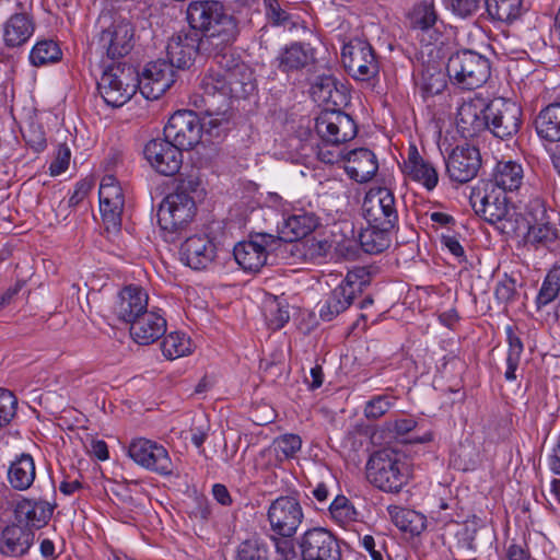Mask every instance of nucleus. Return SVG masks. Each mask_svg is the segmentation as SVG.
<instances>
[{
    "label": "nucleus",
    "mask_w": 560,
    "mask_h": 560,
    "mask_svg": "<svg viewBox=\"0 0 560 560\" xmlns=\"http://www.w3.org/2000/svg\"><path fill=\"white\" fill-rule=\"evenodd\" d=\"M537 135L547 141H560V102L546 106L535 119Z\"/></svg>",
    "instance_id": "obj_37"
},
{
    "label": "nucleus",
    "mask_w": 560,
    "mask_h": 560,
    "mask_svg": "<svg viewBox=\"0 0 560 560\" xmlns=\"http://www.w3.org/2000/svg\"><path fill=\"white\" fill-rule=\"evenodd\" d=\"M446 71L452 83L464 90H474L488 81L491 65L483 55L471 49H460L450 56Z\"/></svg>",
    "instance_id": "obj_5"
},
{
    "label": "nucleus",
    "mask_w": 560,
    "mask_h": 560,
    "mask_svg": "<svg viewBox=\"0 0 560 560\" xmlns=\"http://www.w3.org/2000/svg\"><path fill=\"white\" fill-rule=\"evenodd\" d=\"M16 404L12 392L0 388V425L8 424L15 416Z\"/></svg>",
    "instance_id": "obj_55"
},
{
    "label": "nucleus",
    "mask_w": 560,
    "mask_h": 560,
    "mask_svg": "<svg viewBox=\"0 0 560 560\" xmlns=\"http://www.w3.org/2000/svg\"><path fill=\"white\" fill-rule=\"evenodd\" d=\"M100 211L106 229H119L125 206V196L121 186L113 175L102 178L100 189Z\"/></svg>",
    "instance_id": "obj_21"
},
{
    "label": "nucleus",
    "mask_w": 560,
    "mask_h": 560,
    "mask_svg": "<svg viewBox=\"0 0 560 560\" xmlns=\"http://www.w3.org/2000/svg\"><path fill=\"white\" fill-rule=\"evenodd\" d=\"M345 170L355 182L366 183L376 174L378 163L371 150L360 148L347 152Z\"/></svg>",
    "instance_id": "obj_31"
},
{
    "label": "nucleus",
    "mask_w": 560,
    "mask_h": 560,
    "mask_svg": "<svg viewBox=\"0 0 560 560\" xmlns=\"http://www.w3.org/2000/svg\"><path fill=\"white\" fill-rule=\"evenodd\" d=\"M423 90L431 95L439 94L445 86L444 74L441 71L430 73V70L425 71L422 75Z\"/></svg>",
    "instance_id": "obj_59"
},
{
    "label": "nucleus",
    "mask_w": 560,
    "mask_h": 560,
    "mask_svg": "<svg viewBox=\"0 0 560 560\" xmlns=\"http://www.w3.org/2000/svg\"><path fill=\"white\" fill-rule=\"evenodd\" d=\"M362 547L370 553L372 560H384V541H376L371 535H365L361 539Z\"/></svg>",
    "instance_id": "obj_61"
},
{
    "label": "nucleus",
    "mask_w": 560,
    "mask_h": 560,
    "mask_svg": "<svg viewBox=\"0 0 560 560\" xmlns=\"http://www.w3.org/2000/svg\"><path fill=\"white\" fill-rule=\"evenodd\" d=\"M445 163L450 179L465 184L476 177L481 166V156L476 147L457 145L448 154Z\"/></svg>",
    "instance_id": "obj_22"
},
{
    "label": "nucleus",
    "mask_w": 560,
    "mask_h": 560,
    "mask_svg": "<svg viewBox=\"0 0 560 560\" xmlns=\"http://www.w3.org/2000/svg\"><path fill=\"white\" fill-rule=\"evenodd\" d=\"M163 354L173 360L191 352V341L183 332H171L162 341Z\"/></svg>",
    "instance_id": "obj_45"
},
{
    "label": "nucleus",
    "mask_w": 560,
    "mask_h": 560,
    "mask_svg": "<svg viewBox=\"0 0 560 560\" xmlns=\"http://www.w3.org/2000/svg\"><path fill=\"white\" fill-rule=\"evenodd\" d=\"M303 517L300 502L289 495H282L273 500L267 511V520L271 532L281 537H293Z\"/></svg>",
    "instance_id": "obj_12"
},
{
    "label": "nucleus",
    "mask_w": 560,
    "mask_h": 560,
    "mask_svg": "<svg viewBox=\"0 0 560 560\" xmlns=\"http://www.w3.org/2000/svg\"><path fill=\"white\" fill-rule=\"evenodd\" d=\"M479 460V451L477 446L466 440L457 445L452 453L450 463L451 465L462 471L475 469Z\"/></svg>",
    "instance_id": "obj_42"
},
{
    "label": "nucleus",
    "mask_w": 560,
    "mask_h": 560,
    "mask_svg": "<svg viewBox=\"0 0 560 560\" xmlns=\"http://www.w3.org/2000/svg\"><path fill=\"white\" fill-rule=\"evenodd\" d=\"M150 165L164 176L177 174L183 164V153L166 137L150 140L143 150Z\"/></svg>",
    "instance_id": "obj_19"
},
{
    "label": "nucleus",
    "mask_w": 560,
    "mask_h": 560,
    "mask_svg": "<svg viewBox=\"0 0 560 560\" xmlns=\"http://www.w3.org/2000/svg\"><path fill=\"white\" fill-rule=\"evenodd\" d=\"M166 332V319L154 311H145L130 324V335L139 345H151Z\"/></svg>",
    "instance_id": "obj_29"
},
{
    "label": "nucleus",
    "mask_w": 560,
    "mask_h": 560,
    "mask_svg": "<svg viewBox=\"0 0 560 560\" xmlns=\"http://www.w3.org/2000/svg\"><path fill=\"white\" fill-rule=\"evenodd\" d=\"M188 32L174 34L167 42V62L175 69L192 66L198 54L213 57L218 65L240 35V22L219 0H194L186 10Z\"/></svg>",
    "instance_id": "obj_1"
},
{
    "label": "nucleus",
    "mask_w": 560,
    "mask_h": 560,
    "mask_svg": "<svg viewBox=\"0 0 560 560\" xmlns=\"http://www.w3.org/2000/svg\"><path fill=\"white\" fill-rule=\"evenodd\" d=\"M508 560H530L529 553L522 546L512 544L506 550Z\"/></svg>",
    "instance_id": "obj_64"
},
{
    "label": "nucleus",
    "mask_w": 560,
    "mask_h": 560,
    "mask_svg": "<svg viewBox=\"0 0 560 560\" xmlns=\"http://www.w3.org/2000/svg\"><path fill=\"white\" fill-rule=\"evenodd\" d=\"M55 504L44 500L23 499L19 501L14 509L15 518L20 524H24L33 530L47 525L52 516Z\"/></svg>",
    "instance_id": "obj_28"
},
{
    "label": "nucleus",
    "mask_w": 560,
    "mask_h": 560,
    "mask_svg": "<svg viewBox=\"0 0 560 560\" xmlns=\"http://www.w3.org/2000/svg\"><path fill=\"white\" fill-rule=\"evenodd\" d=\"M362 211L371 226L395 229L398 223L396 199L386 187L371 188L364 197Z\"/></svg>",
    "instance_id": "obj_10"
},
{
    "label": "nucleus",
    "mask_w": 560,
    "mask_h": 560,
    "mask_svg": "<svg viewBox=\"0 0 560 560\" xmlns=\"http://www.w3.org/2000/svg\"><path fill=\"white\" fill-rule=\"evenodd\" d=\"M522 107L512 100L497 97L488 103V130L497 138L509 139L522 125Z\"/></svg>",
    "instance_id": "obj_11"
},
{
    "label": "nucleus",
    "mask_w": 560,
    "mask_h": 560,
    "mask_svg": "<svg viewBox=\"0 0 560 560\" xmlns=\"http://www.w3.org/2000/svg\"><path fill=\"white\" fill-rule=\"evenodd\" d=\"M370 283L369 272L364 268H357L347 273L346 278L332 289L319 306V317L330 322L347 311L361 296L364 288Z\"/></svg>",
    "instance_id": "obj_7"
},
{
    "label": "nucleus",
    "mask_w": 560,
    "mask_h": 560,
    "mask_svg": "<svg viewBox=\"0 0 560 560\" xmlns=\"http://www.w3.org/2000/svg\"><path fill=\"white\" fill-rule=\"evenodd\" d=\"M394 229L384 226H371L363 230L359 235L362 249L368 254H380L390 245V232Z\"/></svg>",
    "instance_id": "obj_40"
},
{
    "label": "nucleus",
    "mask_w": 560,
    "mask_h": 560,
    "mask_svg": "<svg viewBox=\"0 0 560 560\" xmlns=\"http://www.w3.org/2000/svg\"><path fill=\"white\" fill-rule=\"evenodd\" d=\"M303 560H341L338 539L327 529L315 527L299 539Z\"/></svg>",
    "instance_id": "obj_17"
},
{
    "label": "nucleus",
    "mask_w": 560,
    "mask_h": 560,
    "mask_svg": "<svg viewBox=\"0 0 560 560\" xmlns=\"http://www.w3.org/2000/svg\"><path fill=\"white\" fill-rule=\"evenodd\" d=\"M315 130L322 142L331 145H342L358 133L353 118L336 108H326L316 117Z\"/></svg>",
    "instance_id": "obj_9"
},
{
    "label": "nucleus",
    "mask_w": 560,
    "mask_h": 560,
    "mask_svg": "<svg viewBox=\"0 0 560 560\" xmlns=\"http://www.w3.org/2000/svg\"><path fill=\"white\" fill-rule=\"evenodd\" d=\"M470 203L476 214L488 223L495 225L502 233L512 234L516 232V220L513 219L516 212L509 208L505 197L480 196L478 192L470 197Z\"/></svg>",
    "instance_id": "obj_13"
},
{
    "label": "nucleus",
    "mask_w": 560,
    "mask_h": 560,
    "mask_svg": "<svg viewBox=\"0 0 560 560\" xmlns=\"http://www.w3.org/2000/svg\"><path fill=\"white\" fill-rule=\"evenodd\" d=\"M135 28L129 21L119 20L104 28L98 36V45L110 59L122 58L133 47Z\"/></svg>",
    "instance_id": "obj_23"
},
{
    "label": "nucleus",
    "mask_w": 560,
    "mask_h": 560,
    "mask_svg": "<svg viewBox=\"0 0 560 560\" xmlns=\"http://www.w3.org/2000/svg\"><path fill=\"white\" fill-rule=\"evenodd\" d=\"M203 125L198 115L188 109L177 110L164 127V137L180 151L190 150L201 139Z\"/></svg>",
    "instance_id": "obj_14"
},
{
    "label": "nucleus",
    "mask_w": 560,
    "mask_h": 560,
    "mask_svg": "<svg viewBox=\"0 0 560 560\" xmlns=\"http://www.w3.org/2000/svg\"><path fill=\"white\" fill-rule=\"evenodd\" d=\"M265 317L271 329H280L290 318L289 310L282 305L277 298L268 301L265 305Z\"/></svg>",
    "instance_id": "obj_48"
},
{
    "label": "nucleus",
    "mask_w": 560,
    "mask_h": 560,
    "mask_svg": "<svg viewBox=\"0 0 560 560\" xmlns=\"http://www.w3.org/2000/svg\"><path fill=\"white\" fill-rule=\"evenodd\" d=\"M365 476L375 488L397 493L408 483L411 470L400 452L386 447L370 455L365 465Z\"/></svg>",
    "instance_id": "obj_4"
},
{
    "label": "nucleus",
    "mask_w": 560,
    "mask_h": 560,
    "mask_svg": "<svg viewBox=\"0 0 560 560\" xmlns=\"http://www.w3.org/2000/svg\"><path fill=\"white\" fill-rule=\"evenodd\" d=\"M219 66L221 69L209 70L200 82L211 129L229 122L232 97L245 98L256 88L253 72L245 63L235 62L232 56L225 54V59Z\"/></svg>",
    "instance_id": "obj_2"
},
{
    "label": "nucleus",
    "mask_w": 560,
    "mask_h": 560,
    "mask_svg": "<svg viewBox=\"0 0 560 560\" xmlns=\"http://www.w3.org/2000/svg\"><path fill=\"white\" fill-rule=\"evenodd\" d=\"M198 186L196 180H183L176 190L167 195L158 210V223L168 243L179 240L196 214V202L189 195Z\"/></svg>",
    "instance_id": "obj_3"
},
{
    "label": "nucleus",
    "mask_w": 560,
    "mask_h": 560,
    "mask_svg": "<svg viewBox=\"0 0 560 560\" xmlns=\"http://www.w3.org/2000/svg\"><path fill=\"white\" fill-rule=\"evenodd\" d=\"M276 446L279 453L285 458L293 457L302 446V440L296 434H284L276 440Z\"/></svg>",
    "instance_id": "obj_58"
},
{
    "label": "nucleus",
    "mask_w": 560,
    "mask_h": 560,
    "mask_svg": "<svg viewBox=\"0 0 560 560\" xmlns=\"http://www.w3.org/2000/svg\"><path fill=\"white\" fill-rule=\"evenodd\" d=\"M97 90L107 105L122 106L139 90V72L130 65L113 63L104 70Z\"/></svg>",
    "instance_id": "obj_6"
},
{
    "label": "nucleus",
    "mask_w": 560,
    "mask_h": 560,
    "mask_svg": "<svg viewBox=\"0 0 560 560\" xmlns=\"http://www.w3.org/2000/svg\"><path fill=\"white\" fill-rule=\"evenodd\" d=\"M175 82V70L166 60L149 62L139 74V91L147 100L160 98Z\"/></svg>",
    "instance_id": "obj_20"
},
{
    "label": "nucleus",
    "mask_w": 560,
    "mask_h": 560,
    "mask_svg": "<svg viewBox=\"0 0 560 560\" xmlns=\"http://www.w3.org/2000/svg\"><path fill=\"white\" fill-rule=\"evenodd\" d=\"M341 61L348 72L357 81H370L380 72V62L370 43L353 38L343 45Z\"/></svg>",
    "instance_id": "obj_8"
},
{
    "label": "nucleus",
    "mask_w": 560,
    "mask_h": 560,
    "mask_svg": "<svg viewBox=\"0 0 560 560\" xmlns=\"http://www.w3.org/2000/svg\"><path fill=\"white\" fill-rule=\"evenodd\" d=\"M394 398L388 395H380L369 400L364 408L368 419H378L384 416L393 406Z\"/></svg>",
    "instance_id": "obj_53"
},
{
    "label": "nucleus",
    "mask_w": 560,
    "mask_h": 560,
    "mask_svg": "<svg viewBox=\"0 0 560 560\" xmlns=\"http://www.w3.org/2000/svg\"><path fill=\"white\" fill-rule=\"evenodd\" d=\"M314 100L324 104L326 108H336L346 104L347 95L343 89L338 88L337 81L331 75H323L312 86Z\"/></svg>",
    "instance_id": "obj_36"
},
{
    "label": "nucleus",
    "mask_w": 560,
    "mask_h": 560,
    "mask_svg": "<svg viewBox=\"0 0 560 560\" xmlns=\"http://www.w3.org/2000/svg\"><path fill=\"white\" fill-rule=\"evenodd\" d=\"M277 237L267 233H257L249 241L234 246L236 262L247 271H259L267 264L268 254L277 248Z\"/></svg>",
    "instance_id": "obj_15"
},
{
    "label": "nucleus",
    "mask_w": 560,
    "mask_h": 560,
    "mask_svg": "<svg viewBox=\"0 0 560 560\" xmlns=\"http://www.w3.org/2000/svg\"><path fill=\"white\" fill-rule=\"evenodd\" d=\"M560 291V277L556 272L548 273L537 296V306L540 308L552 302Z\"/></svg>",
    "instance_id": "obj_50"
},
{
    "label": "nucleus",
    "mask_w": 560,
    "mask_h": 560,
    "mask_svg": "<svg viewBox=\"0 0 560 560\" xmlns=\"http://www.w3.org/2000/svg\"><path fill=\"white\" fill-rule=\"evenodd\" d=\"M494 296L500 304L509 305L513 303L518 296L516 280L504 275L494 288Z\"/></svg>",
    "instance_id": "obj_51"
},
{
    "label": "nucleus",
    "mask_w": 560,
    "mask_h": 560,
    "mask_svg": "<svg viewBox=\"0 0 560 560\" xmlns=\"http://www.w3.org/2000/svg\"><path fill=\"white\" fill-rule=\"evenodd\" d=\"M409 25L412 30L422 32L434 27L439 16L432 2H421L416 4L408 14Z\"/></svg>",
    "instance_id": "obj_43"
},
{
    "label": "nucleus",
    "mask_w": 560,
    "mask_h": 560,
    "mask_svg": "<svg viewBox=\"0 0 560 560\" xmlns=\"http://www.w3.org/2000/svg\"><path fill=\"white\" fill-rule=\"evenodd\" d=\"M525 220L528 224L527 243L536 248H552L557 243L558 231L549 222L544 202L533 199L526 206Z\"/></svg>",
    "instance_id": "obj_16"
},
{
    "label": "nucleus",
    "mask_w": 560,
    "mask_h": 560,
    "mask_svg": "<svg viewBox=\"0 0 560 560\" xmlns=\"http://www.w3.org/2000/svg\"><path fill=\"white\" fill-rule=\"evenodd\" d=\"M292 537L272 536L275 548L280 560H293L295 558V549Z\"/></svg>",
    "instance_id": "obj_60"
},
{
    "label": "nucleus",
    "mask_w": 560,
    "mask_h": 560,
    "mask_svg": "<svg viewBox=\"0 0 560 560\" xmlns=\"http://www.w3.org/2000/svg\"><path fill=\"white\" fill-rule=\"evenodd\" d=\"M481 0H445L446 8L456 16L467 19L472 16L480 8Z\"/></svg>",
    "instance_id": "obj_56"
},
{
    "label": "nucleus",
    "mask_w": 560,
    "mask_h": 560,
    "mask_svg": "<svg viewBox=\"0 0 560 560\" xmlns=\"http://www.w3.org/2000/svg\"><path fill=\"white\" fill-rule=\"evenodd\" d=\"M301 245L305 258L313 261L325 258L331 249V244L326 240L310 238Z\"/></svg>",
    "instance_id": "obj_54"
},
{
    "label": "nucleus",
    "mask_w": 560,
    "mask_h": 560,
    "mask_svg": "<svg viewBox=\"0 0 560 560\" xmlns=\"http://www.w3.org/2000/svg\"><path fill=\"white\" fill-rule=\"evenodd\" d=\"M319 225V218L305 209H294L288 217L283 215L282 222L278 224L279 241L295 242L312 233Z\"/></svg>",
    "instance_id": "obj_25"
},
{
    "label": "nucleus",
    "mask_w": 560,
    "mask_h": 560,
    "mask_svg": "<svg viewBox=\"0 0 560 560\" xmlns=\"http://www.w3.org/2000/svg\"><path fill=\"white\" fill-rule=\"evenodd\" d=\"M277 60L283 72L300 70L314 62V49L308 44L292 43L282 49Z\"/></svg>",
    "instance_id": "obj_34"
},
{
    "label": "nucleus",
    "mask_w": 560,
    "mask_h": 560,
    "mask_svg": "<svg viewBox=\"0 0 560 560\" xmlns=\"http://www.w3.org/2000/svg\"><path fill=\"white\" fill-rule=\"evenodd\" d=\"M506 336L509 351L506 357L508 368L504 375L508 381H514L516 378L515 371L518 366L521 354L523 352V342L511 326L506 328Z\"/></svg>",
    "instance_id": "obj_46"
},
{
    "label": "nucleus",
    "mask_w": 560,
    "mask_h": 560,
    "mask_svg": "<svg viewBox=\"0 0 560 560\" xmlns=\"http://www.w3.org/2000/svg\"><path fill=\"white\" fill-rule=\"evenodd\" d=\"M236 560H269L268 550L258 539H247L238 546Z\"/></svg>",
    "instance_id": "obj_49"
},
{
    "label": "nucleus",
    "mask_w": 560,
    "mask_h": 560,
    "mask_svg": "<svg viewBox=\"0 0 560 560\" xmlns=\"http://www.w3.org/2000/svg\"><path fill=\"white\" fill-rule=\"evenodd\" d=\"M328 510L331 518L341 526L355 521L358 515L354 506L345 495H337Z\"/></svg>",
    "instance_id": "obj_47"
},
{
    "label": "nucleus",
    "mask_w": 560,
    "mask_h": 560,
    "mask_svg": "<svg viewBox=\"0 0 560 560\" xmlns=\"http://www.w3.org/2000/svg\"><path fill=\"white\" fill-rule=\"evenodd\" d=\"M317 156L322 162L327 164L347 161V152L341 148V145H331L325 142H322L318 147Z\"/></svg>",
    "instance_id": "obj_57"
},
{
    "label": "nucleus",
    "mask_w": 560,
    "mask_h": 560,
    "mask_svg": "<svg viewBox=\"0 0 560 560\" xmlns=\"http://www.w3.org/2000/svg\"><path fill=\"white\" fill-rule=\"evenodd\" d=\"M486 10L492 20L512 23L523 12V0H485Z\"/></svg>",
    "instance_id": "obj_41"
},
{
    "label": "nucleus",
    "mask_w": 560,
    "mask_h": 560,
    "mask_svg": "<svg viewBox=\"0 0 560 560\" xmlns=\"http://www.w3.org/2000/svg\"><path fill=\"white\" fill-rule=\"evenodd\" d=\"M393 523L402 532L419 535L425 528V518L422 514L397 505L387 508Z\"/></svg>",
    "instance_id": "obj_38"
},
{
    "label": "nucleus",
    "mask_w": 560,
    "mask_h": 560,
    "mask_svg": "<svg viewBox=\"0 0 560 560\" xmlns=\"http://www.w3.org/2000/svg\"><path fill=\"white\" fill-rule=\"evenodd\" d=\"M36 477L35 462L30 454H21L8 469V481L14 490L23 491L31 488Z\"/></svg>",
    "instance_id": "obj_35"
},
{
    "label": "nucleus",
    "mask_w": 560,
    "mask_h": 560,
    "mask_svg": "<svg viewBox=\"0 0 560 560\" xmlns=\"http://www.w3.org/2000/svg\"><path fill=\"white\" fill-rule=\"evenodd\" d=\"M35 22L27 13L11 15L3 25V42L7 47L23 46L34 34Z\"/></svg>",
    "instance_id": "obj_33"
},
{
    "label": "nucleus",
    "mask_w": 560,
    "mask_h": 560,
    "mask_svg": "<svg viewBox=\"0 0 560 560\" xmlns=\"http://www.w3.org/2000/svg\"><path fill=\"white\" fill-rule=\"evenodd\" d=\"M266 16L272 25L287 26L294 24L289 12L281 8L278 0H264Z\"/></svg>",
    "instance_id": "obj_52"
},
{
    "label": "nucleus",
    "mask_w": 560,
    "mask_h": 560,
    "mask_svg": "<svg viewBox=\"0 0 560 560\" xmlns=\"http://www.w3.org/2000/svg\"><path fill=\"white\" fill-rule=\"evenodd\" d=\"M70 161V151L68 148H60L57 159L50 164L49 171L51 175H59L68 168Z\"/></svg>",
    "instance_id": "obj_62"
},
{
    "label": "nucleus",
    "mask_w": 560,
    "mask_h": 560,
    "mask_svg": "<svg viewBox=\"0 0 560 560\" xmlns=\"http://www.w3.org/2000/svg\"><path fill=\"white\" fill-rule=\"evenodd\" d=\"M62 52L58 44L52 39L39 40L32 48L30 61L35 67L57 62L61 59Z\"/></svg>",
    "instance_id": "obj_44"
},
{
    "label": "nucleus",
    "mask_w": 560,
    "mask_h": 560,
    "mask_svg": "<svg viewBox=\"0 0 560 560\" xmlns=\"http://www.w3.org/2000/svg\"><path fill=\"white\" fill-rule=\"evenodd\" d=\"M34 532L22 525L7 526L1 535L0 551L4 556L21 557L34 541Z\"/></svg>",
    "instance_id": "obj_32"
},
{
    "label": "nucleus",
    "mask_w": 560,
    "mask_h": 560,
    "mask_svg": "<svg viewBox=\"0 0 560 560\" xmlns=\"http://www.w3.org/2000/svg\"><path fill=\"white\" fill-rule=\"evenodd\" d=\"M493 182L495 186L505 191L518 189L523 182L521 164L513 161L499 162L493 174Z\"/></svg>",
    "instance_id": "obj_39"
},
{
    "label": "nucleus",
    "mask_w": 560,
    "mask_h": 560,
    "mask_svg": "<svg viewBox=\"0 0 560 560\" xmlns=\"http://www.w3.org/2000/svg\"><path fill=\"white\" fill-rule=\"evenodd\" d=\"M128 454L138 465L161 475L173 472V463L166 448L156 442L143 438L133 440Z\"/></svg>",
    "instance_id": "obj_18"
},
{
    "label": "nucleus",
    "mask_w": 560,
    "mask_h": 560,
    "mask_svg": "<svg viewBox=\"0 0 560 560\" xmlns=\"http://www.w3.org/2000/svg\"><path fill=\"white\" fill-rule=\"evenodd\" d=\"M487 110L488 104L481 100H470L459 106L456 125L464 138H474L488 130Z\"/></svg>",
    "instance_id": "obj_26"
},
{
    "label": "nucleus",
    "mask_w": 560,
    "mask_h": 560,
    "mask_svg": "<svg viewBox=\"0 0 560 560\" xmlns=\"http://www.w3.org/2000/svg\"><path fill=\"white\" fill-rule=\"evenodd\" d=\"M442 243L455 257L464 259V248L456 237L451 235H443Z\"/></svg>",
    "instance_id": "obj_63"
},
{
    "label": "nucleus",
    "mask_w": 560,
    "mask_h": 560,
    "mask_svg": "<svg viewBox=\"0 0 560 560\" xmlns=\"http://www.w3.org/2000/svg\"><path fill=\"white\" fill-rule=\"evenodd\" d=\"M406 176L423 186L428 191L433 190L439 183V174L434 165L424 160L416 147H410L408 158L404 162Z\"/></svg>",
    "instance_id": "obj_30"
},
{
    "label": "nucleus",
    "mask_w": 560,
    "mask_h": 560,
    "mask_svg": "<svg viewBox=\"0 0 560 560\" xmlns=\"http://www.w3.org/2000/svg\"><path fill=\"white\" fill-rule=\"evenodd\" d=\"M180 260L195 270L206 269L217 257V246L206 234L187 237L179 248Z\"/></svg>",
    "instance_id": "obj_24"
},
{
    "label": "nucleus",
    "mask_w": 560,
    "mask_h": 560,
    "mask_svg": "<svg viewBox=\"0 0 560 560\" xmlns=\"http://www.w3.org/2000/svg\"><path fill=\"white\" fill-rule=\"evenodd\" d=\"M148 300L149 296L142 288L127 285L118 294L114 313L119 320L131 324L148 310Z\"/></svg>",
    "instance_id": "obj_27"
}]
</instances>
